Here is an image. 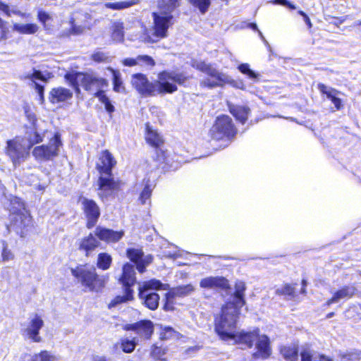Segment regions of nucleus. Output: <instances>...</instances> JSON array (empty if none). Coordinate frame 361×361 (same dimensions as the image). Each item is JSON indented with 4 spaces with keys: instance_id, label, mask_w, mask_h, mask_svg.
<instances>
[{
    "instance_id": "obj_1",
    "label": "nucleus",
    "mask_w": 361,
    "mask_h": 361,
    "mask_svg": "<svg viewBox=\"0 0 361 361\" xmlns=\"http://www.w3.org/2000/svg\"><path fill=\"white\" fill-rule=\"evenodd\" d=\"M189 76L185 73L176 71H163L158 75V80L149 82L147 76L142 73L132 75L133 87L144 96H153L156 94L173 93L178 88L176 84L184 85Z\"/></svg>"
},
{
    "instance_id": "obj_2",
    "label": "nucleus",
    "mask_w": 361,
    "mask_h": 361,
    "mask_svg": "<svg viewBox=\"0 0 361 361\" xmlns=\"http://www.w3.org/2000/svg\"><path fill=\"white\" fill-rule=\"evenodd\" d=\"M116 164L112 154L108 151L102 152L100 164L97 165L100 176L98 179L99 196L103 199L111 196L119 188V183L114 180L112 169Z\"/></svg>"
},
{
    "instance_id": "obj_3",
    "label": "nucleus",
    "mask_w": 361,
    "mask_h": 361,
    "mask_svg": "<svg viewBox=\"0 0 361 361\" xmlns=\"http://www.w3.org/2000/svg\"><path fill=\"white\" fill-rule=\"evenodd\" d=\"M71 274L86 290L99 292L109 280L107 274L99 275L94 266L80 265L71 269Z\"/></svg>"
},
{
    "instance_id": "obj_4",
    "label": "nucleus",
    "mask_w": 361,
    "mask_h": 361,
    "mask_svg": "<svg viewBox=\"0 0 361 361\" xmlns=\"http://www.w3.org/2000/svg\"><path fill=\"white\" fill-rule=\"evenodd\" d=\"M169 285L162 283L157 279H151L139 284L138 297L141 303L151 310L158 308L159 304V295L154 290H166Z\"/></svg>"
},
{
    "instance_id": "obj_5",
    "label": "nucleus",
    "mask_w": 361,
    "mask_h": 361,
    "mask_svg": "<svg viewBox=\"0 0 361 361\" xmlns=\"http://www.w3.org/2000/svg\"><path fill=\"white\" fill-rule=\"evenodd\" d=\"M221 312V315L216 320L215 330L222 340L231 341L236 332V310L231 305H226Z\"/></svg>"
},
{
    "instance_id": "obj_6",
    "label": "nucleus",
    "mask_w": 361,
    "mask_h": 361,
    "mask_svg": "<svg viewBox=\"0 0 361 361\" xmlns=\"http://www.w3.org/2000/svg\"><path fill=\"white\" fill-rule=\"evenodd\" d=\"M152 18L154 25L147 31L146 41L154 43L167 37L168 29L173 24L171 22L173 16L159 11V13L154 12Z\"/></svg>"
},
{
    "instance_id": "obj_7",
    "label": "nucleus",
    "mask_w": 361,
    "mask_h": 361,
    "mask_svg": "<svg viewBox=\"0 0 361 361\" xmlns=\"http://www.w3.org/2000/svg\"><path fill=\"white\" fill-rule=\"evenodd\" d=\"M196 68L204 73L209 77L201 81V85L209 88L223 86L224 84H231L233 80L227 75L219 72L210 64L204 62L197 63Z\"/></svg>"
},
{
    "instance_id": "obj_8",
    "label": "nucleus",
    "mask_w": 361,
    "mask_h": 361,
    "mask_svg": "<svg viewBox=\"0 0 361 361\" xmlns=\"http://www.w3.org/2000/svg\"><path fill=\"white\" fill-rule=\"evenodd\" d=\"M6 154L12 161L14 167L20 166L30 155V148L26 140L21 137H16L6 142Z\"/></svg>"
},
{
    "instance_id": "obj_9",
    "label": "nucleus",
    "mask_w": 361,
    "mask_h": 361,
    "mask_svg": "<svg viewBox=\"0 0 361 361\" xmlns=\"http://www.w3.org/2000/svg\"><path fill=\"white\" fill-rule=\"evenodd\" d=\"M237 130L231 117L227 115L218 116L209 130V134L214 140H221L224 137H233Z\"/></svg>"
},
{
    "instance_id": "obj_10",
    "label": "nucleus",
    "mask_w": 361,
    "mask_h": 361,
    "mask_svg": "<svg viewBox=\"0 0 361 361\" xmlns=\"http://www.w3.org/2000/svg\"><path fill=\"white\" fill-rule=\"evenodd\" d=\"M60 135L56 133L48 145H42L33 149L32 154L37 159L49 160L58 156L59 148L61 146Z\"/></svg>"
},
{
    "instance_id": "obj_11",
    "label": "nucleus",
    "mask_w": 361,
    "mask_h": 361,
    "mask_svg": "<svg viewBox=\"0 0 361 361\" xmlns=\"http://www.w3.org/2000/svg\"><path fill=\"white\" fill-rule=\"evenodd\" d=\"M79 80H80L81 86L89 92L102 91L100 88L107 86L106 80L98 77L94 73H84L80 72Z\"/></svg>"
},
{
    "instance_id": "obj_12",
    "label": "nucleus",
    "mask_w": 361,
    "mask_h": 361,
    "mask_svg": "<svg viewBox=\"0 0 361 361\" xmlns=\"http://www.w3.org/2000/svg\"><path fill=\"white\" fill-rule=\"evenodd\" d=\"M82 204L87 221L86 226L90 229L96 225L100 216L99 207L94 201L87 198H84L82 200Z\"/></svg>"
},
{
    "instance_id": "obj_13",
    "label": "nucleus",
    "mask_w": 361,
    "mask_h": 361,
    "mask_svg": "<svg viewBox=\"0 0 361 361\" xmlns=\"http://www.w3.org/2000/svg\"><path fill=\"white\" fill-rule=\"evenodd\" d=\"M94 233L99 241H104L107 243H117L124 235L123 231H116L100 226L96 227Z\"/></svg>"
},
{
    "instance_id": "obj_14",
    "label": "nucleus",
    "mask_w": 361,
    "mask_h": 361,
    "mask_svg": "<svg viewBox=\"0 0 361 361\" xmlns=\"http://www.w3.org/2000/svg\"><path fill=\"white\" fill-rule=\"evenodd\" d=\"M125 329L133 331L140 337L149 339L154 331V325L150 320H141L136 323L126 325Z\"/></svg>"
},
{
    "instance_id": "obj_15",
    "label": "nucleus",
    "mask_w": 361,
    "mask_h": 361,
    "mask_svg": "<svg viewBox=\"0 0 361 361\" xmlns=\"http://www.w3.org/2000/svg\"><path fill=\"white\" fill-rule=\"evenodd\" d=\"M19 206L20 208L17 211L13 210L11 219L13 227L23 228L29 226L31 217L23 204H19Z\"/></svg>"
},
{
    "instance_id": "obj_16",
    "label": "nucleus",
    "mask_w": 361,
    "mask_h": 361,
    "mask_svg": "<svg viewBox=\"0 0 361 361\" xmlns=\"http://www.w3.org/2000/svg\"><path fill=\"white\" fill-rule=\"evenodd\" d=\"M255 341V345L257 351L252 354V357L255 359L259 357L262 359L268 358L271 354V349L269 337L264 334H259V336L257 338Z\"/></svg>"
},
{
    "instance_id": "obj_17",
    "label": "nucleus",
    "mask_w": 361,
    "mask_h": 361,
    "mask_svg": "<svg viewBox=\"0 0 361 361\" xmlns=\"http://www.w3.org/2000/svg\"><path fill=\"white\" fill-rule=\"evenodd\" d=\"M100 245L99 238L94 234L90 233L79 241L78 250L84 252L86 257H89Z\"/></svg>"
},
{
    "instance_id": "obj_18",
    "label": "nucleus",
    "mask_w": 361,
    "mask_h": 361,
    "mask_svg": "<svg viewBox=\"0 0 361 361\" xmlns=\"http://www.w3.org/2000/svg\"><path fill=\"white\" fill-rule=\"evenodd\" d=\"M43 326V319L39 315L35 314L34 317L30 319V324L25 329V332L28 338L34 342H40L42 338L39 336V332Z\"/></svg>"
},
{
    "instance_id": "obj_19",
    "label": "nucleus",
    "mask_w": 361,
    "mask_h": 361,
    "mask_svg": "<svg viewBox=\"0 0 361 361\" xmlns=\"http://www.w3.org/2000/svg\"><path fill=\"white\" fill-rule=\"evenodd\" d=\"M259 329L249 332H235L231 341L235 343L245 345L247 348H250L253 346L254 342L259 336Z\"/></svg>"
},
{
    "instance_id": "obj_20",
    "label": "nucleus",
    "mask_w": 361,
    "mask_h": 361,
    "mask_svg": "<svg viewBox=\"0 0 361 361\" xmlns=\"http://www.w3.org/2000/svg\"><path fill=\"white\" fill-rule=\"evenodd\" d=\"M73 97V92L65 87H58L53 88L49 94V99L52 104L65 102Z\"/></svg>"
},
{
    "instance_id": "obj_21",
    "label": "nucleus",
    "mask_w": 361,
    "mask_h": 361,
    "mask_svg": "<svg viewBox=\"0 0 361 361\" xmlns=\"http://www.w3.org/2000/svg\"><path fill=\"white\" fill-rule=\"evenodd\" d=\"M200 286L203 288H228V282L223 276H209L200 281Z\"/></svg>"
},
{
    "instance_id": "obj_22",
    "label": "nucleus",
    "mask_w": 361,
    "mask_h": 361,
    "mask_svg": "<svg viewBox=\"0 0 361 361\" xmlns=\"http://www.w3.org/2000/svg\"><path fill=\"white\" fill-rule=\"evenodd\" d=\"M119 281L124 288L130 287L131 288V286L135 283V272L133 264L126 263L123 265L122 276Z\"/></svg>"
},
{
    "instance_id": "obj_23",
    "label": "nucleus",
    "mask_w": 361,
    "mask_h": 361,
    "mask_svg": "<svg viewBox=\"0 0 361 361\" xmlns=\"http://www.w3.org/2000/svg\"><path fill=\"white\" fill-rule=\"evenodd\" d=\"M356 291V288L353 286H346L336 291L333 297L327 300L326 305L328 306L333 303H337L341 300H346L352 298Z\"/></svg>"
},
{
    "instance_id": "obj_24",
    "label": "nucleus",
    "mask_w": 361,
    "mask_h": 361,
    "mask_svg": "<svg viewBox=\"0 0 361 361\" xmlns=\"http://www.w3.org/2000/svg\"><path fill=\"white\" fill-rule=\"evenodd\" d=\"M44 133H40L36 126H32L27 128L25 132V137H23L26 140V145L30 149L37 143L43 141Z\"/></svg>"
},
{
    "instance_id": "obj_25",
    "label": "nucleus",
    "mask_w": 361,
    "mask_h": 361,
    "mask_svg": "<svg viewBox=\"0 0 361 361\" xmlns=\"http://www.w3.org/2000/svg\"><path fill=\"white\" fill-rule=\"evenodd\" d=\"M230 113L241 123L244 124L250 113V109L247 106L228 104Z\"/></svg>"
},
{
    "instance_id": "obj_26",
    "label": "nucleus",
    "mask_w": 361,
    "mask_h": 361,
    "mask_svg": "<svg viewBox=\"0 0 361 361\" xmlns=\"http://www.w3.org/2000/svg\"><path fill=\"white\" fill-rule=\"evenodd\" d=\"M319 90L326 95L327 98L331 99V102L334 104L335 107L339 110L342 106L341 99L336 97L337 91L331 87H327L324 84L319 83L318 85Z\"/></svg>"
},
{
    "instance_id": "obj_27",
    "label": "nucleus",
    "mask_w": 361,
    "mask_h": 361,
    "mask_svg": "<svg viewBox=\"0 0 361 361\" xmlns=\"http://www.w3.org/2000/svg\"><path fill=\"white\" fill-rule=\"evenodd\" d=\"M301 361H331L324 355H319L308 346L303 347L301 352Z\"/></svg>"
},
{
    "instance_id": "obj_28",
    "label": "nucleus",
    "mask_w": 361,
    "mask_h": 361,
    "mask_svg": "<svg viewBox=\"0 0 361 361\" xmlns=\"http://www.w3.org/2000/svg\"><path fill=\"white\" fill-rule=\"evenodd\" d=\"M195 288L192 285L187 284L185 286H179L177 287L172 288L169 293V297L171 298H184L190 295Z\"/></svg>"
},
{
    "instance_id": "obj_29",
    "label": "nucleus",
    "mask_w": 361,
    "mask_h": 361,
    "mask_svg": "<svg viewBox=\"0 0 361 361\" xmlns=\"http://www.w3.org/2000/svg\"><path fill=\"white\" fill-rule=\"evenodd\" d=\"M39 30V26L35 23H14L13 30L21 35H33Z\"/></svg>"
},
{
    "instance_id": "obj_30",
    "label": "nucleus",
    "mask_w": 361,
    "mask_h": 361,
    "mask_svg": "<svg viewBox=\"0 0 361 361\" xmlns=\"http://www.w3.org/2000/svg\"><path fill=\"white\" fill-rule=\"evenodd\" d=\"M146 130L147 133L145 139L147 142L153 147H159L163 143V140L159 134L152 130L148 124L146 125Z\"/></svg>"
},
{
    "instance_id": "obj_31",
    "label": "nucleus",
    "mask_w": 361,
    "mask_h": 361,
    "mask_svg": "<svg viewBox=\"0 0 361 361\" xmlns=\"http://www.w3.org/2000/svg\"><path fill=\"white\" fill-rule=\"evenodd\" d=\"M180 0H159L158 7L159 11L164 13H171L180 6Z\"/></svg>"
},
{
    "instance_id": "obj_32",
    "label": "nucleus",
    "mask_w": 361,
    "mask_h": 361,
    "mask_svg": "<svg viewBox=\"0 0 361 361\" xmlns=\"http://www.w3.org/2000/svg\"><path fill=\"white\" fill-rule=\"evenodd\" d=\"M111 38L116 42H121L124 39V26L120 21H116L111 27Z\"/></svg>"
},
{
    "instance_id": "obj_33",
    "label": "nucleus",
    "mask_w": 361,
    "mask_h": 361,
    "mask_svg": "<svg viewBox=\"0 0 361 361\" xmlns=\"http://www.w3.org/2000/svg\"><path fill=\"white\" fill-rule=\"evenodd\" d=\"M280 353L286 360L296 361L298 358V350L295 346H283L280 349Z\"/></svg>"
},
{
    "instance_id": "obj_34",
    "label": "nucleus",
    "mask_w": 361,
    "mask_h": 361,
    "mask_svg": "<svg viewBox=\"0 0 361 361\" xmlns=\"http://www.w3.org/2000/svg\"><path fill=\"white\" fill-rule=\"evenodd\" d=\"M125 295H118L109 303V307H115L118 304L126 302L133 299V290L130 287L124 288Z\"/></svg>"
},
{
    "instance_id": "obj_35",
    "label": "nucleus",
    "mask_w": 361,
    "mask_h": 361,
    "mask_svg": "<svg viewBox=\"0 0 361 361\" xmlns=\"http://www.w3.org/2000/svg\"><path fill=\"white\" fill-rule=\"evenodd\" d=\"M79 74L80 72H68L67 73L64 78L69 83V85L75 90V92L79 94L80 92V80H79Z\"/></svg>"
},
{
    "instance_id": "obj_36",
    "label": "nucleus",
    "mask_w": 361,
    "mask_h": 361,
    "mask_svg": "<svg viewBox=\"0 0 361 361\" xmlns=\"http://www.w3.org/2000/svg\"><path fill=\"white\" fill-rule=\"evenodd\" d=\"M112 263L111 256L106 253H99L97 257V267L102 270H107L110 268Z\"/></svg>"
},
{
    "instance_id": "obj_37",
    "label": "nucleus",
    "mask_w": 361,
    "mask_h": 361,
    "mask_svg": "<svg viewBox=\"0 0 361 361\" xmlns=\"http://www.w3.org/2000/svg\"><path fill=\"white\" fill-rule=\"evenodd\" d=\"M137 4V1L135 0H130V1H122L118 2H109L104 4V6L107 8H111L113 10H122L127 8H129L132 6H134Z\"/></svg>"
},
{
    "instance_id": "obj_38",
    "label": "nucleus",
    "mask_w": 361,
    "mask_h": 361,
    "mask_svg": "<svg viewBox=\"0 0 361 361\" xmlns=\"http://www.w3.org/2000/svg\"><path fill=\"white\" fill-rule=\"evenodd\" d=\"M95 97H97L99 101L104 104L106 111L109 113H112L114 111V106L111 103L107 96L104 94V91H98L95 93Z\"/></svg>"
},
{
    "instance_id": "obj_39",
    "label": "nucleus",
    "mask_w": 361,
    "mask_h": 361,
    "mask_svg": "<svg viewBox=\"0 0 361 361\" xmlns=\"http://www.w3.org/2000/svg\"><path fill=\"white\" fill-rule=\"evenodd\" d=\"M153 185L150 183L149 180H146L145 183V187L141 192L140 200L142 204H145L146 201L149 200L151 197L152 192L153 190Z\"/></svg>"
},
{
    "instance_id": "obj_40",
    "label": "nucleus",
    "mask_w": 361,
    "mask_h": 361,
    "mask_svg": "<svg viewBox=\"0 0 361 361\" xmlns=\"http://www.w3.org/2000/svg\"><path fill=\"white\" fill-rule=\"evenodd\" d=\"M127 256L137 267L142 257H143V252L140 249L129 248L127 250Z\"/></svg>"
},
{
    "instance_id": "obj_41",
    "label": "nucleus",
    "mask_w": 361,
    "mask_h": 361,
    "mask_svg": "<svg viewBox=\"0 0 361 361\" xmlns=\"http://www.w3.org/2000/svg\"><path fill=\"white\" fill-rule=\"evenodd\" d=\"M111 71L113 74V84H114V90L120 92L124 90L123 86V82L121 78V74L118 71H115L111 68Z\"/></svg>"
},
{
    "instance_id": "obj_42",
    "label": "nucleus",
    "mask_w": 361,
    "mask_h": 361,
    "mask_svg": "<svg viewBox=\"0 0 361 361\" xmlns=\"http://www.w3.org/2000/svg\"><path fill=\"white\" fill-rule=\"evenodd\" d=\"M178 332L176 331L173 328L166 326L163 329L160 334V338L161 340H169L171 338H178Z\"/></svg>"
},
{
    "instance_id": "obj_43",
    "label": "nucleus",
    "mask_w": 361,
    "mask_h": 361,
    "mask_svg": "<svg viewBox=\"0 0 361 361\" xmlns=\"http://www.w3.org/2000/svg\"><path fill=\"white\" fill-rule=\"evenodd\" d=\"M342 360L347 361H356L361 358V350H350L346 353L341 355Z\"/></svg>"
},
{
    "instance_id": "obj_44",
    "label": "nucleus",
    "mask_w": 361,
    "mask_h": 361,
    "mask_svg": "<svg viewBox=\"0 0 361 361\" xmlns=\"http://www.w3.org/2000/svg\"><path fill=\"white\" fill-rule=\"evenodd\" d=\"M136 345L135 338L133 340L123 339L121 343L122 350L126 353H132L135 350Z\"/></svg>"
},
{
    "instance_id": "obj_45",
    "label": "nucleus",
    "mask_w": 361,
    "mask_h": 361,
    "mask_svg": "<svg viewBox=\"0 0 361 361\" xmlns=\"http://www.w3.org/2000/svg\"><path fill=\"white\" fill-rule=\"evenodd\" d=\"M153 257L151 255H147L142 257L141 259L137 264V269L140 273H143L145 271L146 267L149 265L152 262Z\"/></svg>"
},
{
    "instance_id": "obj_46",
    "label": "nucleus",
    "mask_w": 361,
    "mask_h": 361,
    "mask_svg": "<svg viewBox=\"0 0 361 361\" xmlns=\"http://www.w3.org/2000/svg\"><path fill=\"white\" fill-rule=\"evenodd\" d=\"M276 293L279 295H288L292 298L295 296V287L290 284H286L282 288H277Z\"/></svg>"
},
{
    "instance_id": "obj_47",
    "label": "nucleus",
    "mask_w": 361,
    "mask_h": 361,
    "mask_svg": "<svg viewBox=\"0 0 361 361\" xmlns=\"http://www.w3.org/2000/svg\"><path fill=\"white\" fill-rule=\"evenodd\" d=\"M244 295H235L233 296V302H228L226 305L233 306L236 310V316L239 314V309L245 305Z\"/></svg>"
},
{
    "instance_id": "obj_48",
    "label": "nucleus",
    "mask_w": 361,
    "mask_h": 361,
    "mask_svg": "<svg viewBox=\"0 0 361 361\" xmlns=\"http://www.w3.org/2000/svg\"><path fill=\"white\" fill-rule=\"evenodd\" d=\"M239 71L243 73L246 74L251 79H257L258 78V74L255 73L250 68V66L247 63H242L238 66Z\"/></svg>"
},
{
    "instance_id": "obj_49",
    "label": "nucleus",
    "mask_w": 361,
    "mask_h": 361,
    "mask_svg": "<svg viewBox=\"0 0 361 361\" xmlns=\"http://www.w3.org/2000/svg\"><path fill=\"white\" fill-rule=\"evenodd\" d=\"M56 358L54 356L51 355L47 351H42L38 355H35L32 361H55Z\"/></svg>"
},
{
    "instance_id": "obj_50",
    "label": "nucleus",
    "mask_w": 361,
    "mask_h": 361,
    "mask_svg": "<svg viewBox=\"0 0 361 361\" xmlns=\"http://www.w3.org/2000/svg\"><path fill=\"white\" fill-rule=\"evenodd\" d=\"M109 58V55L106 53L99 50L94 52L91 56V59L97 63L107 62Z\"/></svg>"
},
{
    "instance_id": "obj_51",
    "label": "nucleus",
    "mask_w": 361,
    "mask_h": 361,
    "mask_svg": "<svg viewBox=\"0 0 361 361\" xmlns=\"http://www.w3.org/2000/svg\"><path fill=\"white\" fill-rule=\"evenodd\" d=\"M138 64H145L149 66L155 65L154 60L148 55H139L137 56Z\"/></svg>"
},
{
    "instance_id": "obj_52",
    "label": "nucleus",
    "mask_w": 361,
    "mask_h": 361,
    "mask_svg": "<svg viewBox=\"0 0 361 361\" xmlns=\"http://www.w3.org/2000/svg\"><path fill=\"white\" fill-rule=\"evenodd\" d=\"M174 298L169 297V293L165 294V303L164 305V310L165 311L173 310V300Z\"/></svg>"
},
{
    "instance_id": "obj_53",
    "label": "nucleus",
    "mask_w": 361,
    "mask_h": 361,
    "mask_svg": "<svg viewBox=\"0 0 361 361\" xmlns=\"http://www.w3.org/2000/svg\"><path fill=\"white\" fill-rule=\"evenodd\" d=\"M245 290V284L243 281H238L235 285V295H244Z\"/></svg>"
},
{
    "instance_id": "obj_54",
    "label": "nucleus",
    "mask_w": 361,
    "mask_h": 361,
    "mask_svg": "<svg viewBox=\"0 0 361 361\" xmlns=\"http://www.w3.org/2000/svg\"><path fill=\"white\" fill-rule=\"evenodd\" d=\"M8 28L6 23L0 18V40L7 38Z\"/></svg>"
},
{
    "instance_id": "obj_55",
    "label": "nucleus",
    "mask_w": 361,
    "mask_h": 361,
    "mask_svg": "<svg viewBox=\"0 0 361 361\" xmlns=\"http://www.w3.org/2000/svg\"><path fill=\"white\" fill-rule=\"evenodd\" d=\"M35 84V89L36 92H37L39 97V101L42 104L44 102V86L39 85V83L34 82Z\"/></svg>"
},
{
    "instance_id": "obj_56",
    "label": "nucleus",
    "mask_w": 361,
    "mask_h": 361,
    "mask_svg": "<svg viewBox=\"0 0 361 361\" xmlns=\"http://www.w3.org/2000/svg\"><path fill=\"white\" fill-rule=\"evenodd\" d=\"M87 27L86 25H77L75 22H72V32L74 34H80L83 32L85 28Z\"/></svg>"
},
{
    "instance_id": "obj_57",
    "label": "nucleus",
    "mask_w": 361,
    "mask_h": 361,
    "mask_svg": "<svg viewBox=\"0 0 361 361\" xmlns=\"http://www.w3.org/2000/svg\"><path fill=\"white\" fill-rule=\"evenodd\" d=\"M37 19L45 25L46 22L51 19V16L45 11H39L37 13Z\"/></svg>"
},
{
    "instance_id": "obj_58",
    "label": "nucleus",
    "mask_w": 361,
    "mask_h": 361,
    "mask_svg": "<svg viewBox=\"0 0 361 361\" xmlns=\"http://www.w3.org/2000/svg\"><path fill=\"white\" fill-rule=\"evenodd\" d=\"M27 78L30 79V80H42V81H46V79H45L44 76L43 75L42 72L39 71H34V72L32 74L28 75L27 76Z\"/></svg>"
},
{
    "instance_id": "obj_59",
    "label": "nucleus",
    "mask_w": 361,
    "mask_h": 361,
    "mask_svg": "<svg viewBox=\"0 0 361 361\" xmlns=\"http://www.w3.org/2000/svg\"><path fill=\"white\" fill-rule=\"evenodd\" d=\"M1 257L4 261H8L13 258V255L6 246H4L1 253Z\"/></svg>"
},
{
    "instance_id": "obj_60",
    "label": "nucleus",
    "mask_w": 361,
    "mask_h": 361,
    "mask_svg": "<svg viewBox=\"0 0 361 361\" xmlns=\"http://www.w3.org/2000/svg\"><path fill=\"white\" fill-rule=\"evenodd\" d=\"M164 353L162 352V350L161 348L157 347V345H154L152 348V352L151 355L154 358H159Z\"/></svg>"
},
{
    "instance_id": "obj_61",
    "label": "nucleus",
    "mask_w": 361,
    "mask_h": 361,
    "mask_svg": "<svg viewBox=\"0 0 361 361\" xmlns=\"http://www.w3.org/2000/svg\"><path fill=\"white\" fill-rule=\"evenodd\" d=\"M123 64L126 66H134L138 65L137 57L135 59L127 58L122 61Z\"/></svg>"
},
{
    "instance_id": "obj_62",
    "label": "nucleus",
    "mask_w": 361,
    "mask_h": 361,
    "mask_svg": "<svg viewBox=\"0 0 361 361\" xmlns=\"http://www.w3.org/2000/svg\"><path fill=\"white\" fill-rule=\"evenodd\" d=\"M274 3L286 6L290 9L296 8L294 4H293L292 3L289 2L288 0H275Z\"/></svg>"
},
{
    "instance_id": "obj_63",
    "label": "nucleus",
    "mask_w": 361,
    "mask_h": 361,
    "mask_svg": "<svg viewBox=\"0 0 361 361\" xmlns=\"http://www.w3.org/2000/svg\"><path fill=\"white\" fill-rule=\"evenodd\" d=\"M25 115L27 118V119L30 121V122L31 123V125L32 126H36V118H35V115L31 112H29L28 111L25 110Z\"/></svg>"
},
{
    "instance_id": "obj_64",
    "label": "nucleus",
    "mask_w": 361,
    "mask_h": 361,
    "mask_svg": "<svg viewBox=\"0 0 361 361\" xmlns=\"http://www.w3.org/2000/svg\"><path fill=\"white\" fill-rule=\"evenodd\" d=\"M0 10L2 11L6 16H10L9 6L0 1Z\"/></svg>"
}]
</instances>
